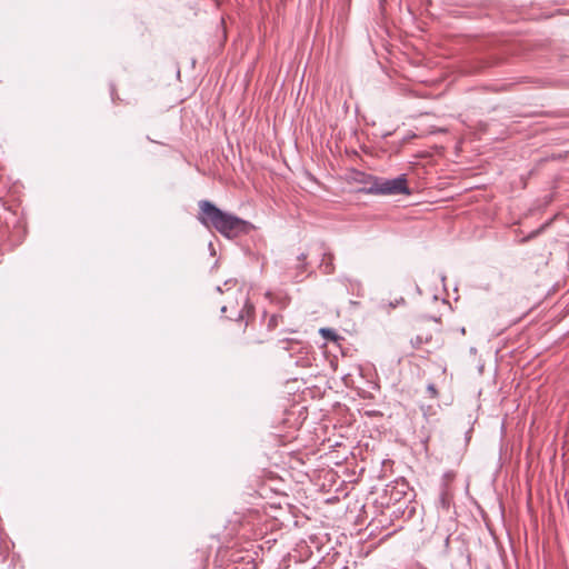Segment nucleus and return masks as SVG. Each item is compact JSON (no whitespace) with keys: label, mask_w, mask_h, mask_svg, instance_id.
<instances>
[{"label":"nucleus","mask_w":569,"mask_h":569,"mask_svg":"<svg viewBox=\"0 0 569 569\" xmlns=\"http://www.w3.org/2000/svg\"><path fill=\"white\" fill-rule=\"evenodd\" d=\"M198 220L207 228H213L227 238H236L246 234L252 228L251 223L228 212L220 210L209 200L198 203Z\"/></svg>","instance_id":"nucleus-1"},{"label":"nucleus","mask_w":569,"mask_h":569,"mask_svg":"<svg viewBox=\"0 0 569 569\" xmlns=\"http://www.w3.org/2000/svg\"><path fill=\"white\" fill-rule=\"evenodd\" d=\"M226 293L228 301L221 307V312L230 311V315L226 316L227 318L240 321L248 319L253 313L254 308L249 301L248 292L236 283H233V287H228Z\"/></svg>","instance_id":"nucleus-2"},{"label":"nucleus","mask_w":569,"mask_h":569,"mask_svg":"<svg viewBox=\"0 0 569 569\" xmlns=\"http://www.w3.org/2000/svg\"><path fill=\"white\" fill-rule=\"evenodd\" d=\"M362 191L367 194L378 196L410 194V189L405 174L393 179L371 177L368 186L363 187Z\"/></svg>","instance_id":"nucleus-3"},{"label":"nucleus","mask_w":569,"mask_h":569,"mask_svg":"<svg viewBox=\"0 0 569 569\" xmlns=\"http://www.w3.org/2000/svg\"><path fill=\"white\" fill-rule=\"evenodd\" d=\"M409 483L405 479H398L387 486L386 492L390 496V500L400 501L407 496Z\"/></svg>","instance_id":"nucleus-4"},{"label":"nucleus","mask_w":569,"mask_h":569,"mask_svg":"<svg viewBox=\"0 0 569 569\" xmlns=\"http://www.w3.org/2000/svg\"><path fill=\"white\" fill-rule=\"evenodd\" d=\"M335 256L332 252H323L319 268L325 274H331L335 271Z\"/></svg>","instance_id":"nucleus-5"},{"label":"nucleus","mask_w":569,"mask_h":569,"mask_svg":"<svg viewBox=\"0 0 569 569\" xmlns=\"http://www.w3.org/2000/svg\"><path fill=\"white\" fill-rule=\"evenodd\" d=\"M432 340L430 332L419 333L410 340L412 348L420 349L425 343H429Z\"/></svg>","instance_id":"nucleus-6"},{"label":"nucleus","mask_w":569,"mask_h":569,"mask_svg":"<svg viewBox=\"0 0 569 569\" xmlns=\"http://www.w3.org/2000/svg\"><path fill=\"white\" fill-rule=\"evenodd\" d=\"M280 320H282V316L281 315H278V313L271 315L269 320H268L267 328L269 330L276 329L278 327Z\"/></svg>","instance_id":"nucleus-7"},{"label":"nucleus","mask_w":569,"mask_h":569,"mask_svg":"<svg viewBox=\"0 0 569 569\" xmlns=\"http://www.w3.org/2000/svg\"><path fill=\"white\" fill-rule=\"evenodd\" d=\"M319 332L322 337H325L328 340H337V338H338L337 333L332 329H329V328H321L319 330Z\"/></svg>","instance_id":"nucleus-8"},{"label":"nucleus","mask_w":569,"mask_h":569,"mask_svg":"<svg viewBox=\"0 0 569 569\" xmlns=\"http://www.w3.org/2000/svg\"><path fill=\"white\" fill-rule=\"evenodd\" d=\"M307 254L306 253H301L299 257H298V261L299 263L297 264V269L299 270L300 273H303L307 269Z\"/></svg>","instance_id":"nucleus-9"},{"label":"nucleus","mask_w":569,"mask_h":569,"mask_svg":"<svg viewBox=\"0 0 569 569\" xmlns=\"http://www.w3.org/2000/svg\"><path fill=\"white\" fill-rule=\"evenodd\" d=\"M427 391L431 398H436L438 396V390H437L436 386L432 383L428 385Z\"/></svg>","instance_id":"nucleus-10"},{"label":"nucleus","mask_w":569,"mask_h":569,"mask_svg":"<svg viewBox=\"0 0 569 569\" xmlns=\"http://www.w3.org/2000/svg\"><path fill=\"white\" fill-rule=\"evenodd\" d=\"M536 234H537V232H532V233H531V234H529L528 237L523 238V239L521 240V242H526V241H528L529 239L533 238Z\"/></svg>","instance_id":"nucleus-11"}]
</instances>
